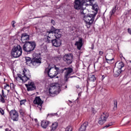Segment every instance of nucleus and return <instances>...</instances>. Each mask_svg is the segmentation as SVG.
<instances>
[{
  "label": "nucleus",
  "mask_w": 131,
  "mask_h": 131,
  "mask_svg": "<svg viewBox=\"0 0 131 131\" xmlns=\"http://www.w3.org/2000/svg\"><path fill=\"white\" fill-rule=\"evenodd\" d=\"M58 71L59 68L56 67L55 66H52L50 65L45 69V73H48V76L50 78H54L55 76H57Z\"/></svg>",
  "instance_id": "1"
},
{
  "label": "nucleus",
  "mask_w": 131,
  "mask_h": 131,
  "mask_svg": "<svg viewBox=\"0 0 131 131\" xmlns=\"http://www.w3.org/2000/svg\"><path fill=\"white\" fill-rule=\"evenodd\" d=\"M17 76L18 77L16 78V80H19V79H20L23 81V82H26L27 80H29L30 79L31 75L30 74L29 70L24 69L23 71V73L18 74Z\"/></svg>",
  "instance_id": "2"
},
{
  "label": "nucleus",
  "mask_w": 131,
  "mask_h": 131,
  "mask_svg": "<svg viewBox=\"0 0 131 131\" xmlns=\"http://www.w3.org/2000/svg\"><path fill=\"white\" fill-rule=\"evenodd\" d=\"M61 84L58 83L50 84V87L49 89L50 96L54 97L55 95H58L61 91Z\"/></svg>",
  "instance_id": "3"
},
{
  "label": "nucleus",
  "mask_w": 131,
  "mask_h": 131,
  "mask_svg": "<svg viewBox=\"0 0 131 131\" xmlns=\"http://www.w3.org/2000/svg\"><path fill=\"white\" fill-rule=\"evenodd\" d=\"M96 15H97V13L93 14L89 13L86 16L83 15V18L82 19L84 20V22H85L87 28H90L92 24L94 23Z\"/></svg>",
  "instance_id": "4"
},
{
  "label": "nucleus",
  "mask_w": 131,
  "mask_h": 131,
  "mask_svg": "<svg viewBox=\"0 0 131 131\" xmlns=\"http://www.w3.org/2000/svg\"><path fill=\"white\" fill-rule=\"evenodd\" d=\"M11 55L14 58H18L22 55V47L20 45L14 46L11 50Z\"/></svg>",
  "instance_id": "5"
},
{
  "label": "nucleus",
  "mask_w": 131,
  "mask_h": 131,
  "mask_svg": "<svg viewBox=\"0 0 131 131\" xmlns=\"http://www.w3.org/2000/svg\"><path fill=\"white\" fill-rule=\"evenodd\" d=\"M36 44L34 42H28L24 44L23 50L25 52H31L35 49Z\"/></svg>",
  "instance_id": "6"
},
{
  "label": "nucleus",
  "mask_w": 131,
  "mask_h": 131,
  "mask_svg": "<svg viewBox=\"0 0 131 131\" xmlns=\"http://www.w3.org/2000/svg\"><path fill=\"white\" fill-rule=\"evenodd\" d=\"M10 116L13 121H18L19 120V114L15 110H12L9 112Z\"/></svg>",
  "instance_id": "7"
},
{
  "label": "nucleus",
  "mask_w": 131,
  "mask_h": 131,
  "mask_svg": "<svg viewBox=\"0 0 131 131\" xmlns=\"http://www.w3.org/2000/svg\"><path fill=\"white\" fill-rule=\"evenodd\" d=\"M82 5L86 6V3L85 0H75V3L74 5V8L76 10H80L82 7Z\"/></svg>",
  "instance_id": "8"
},
{
  "label": "nucleus",
  "mask_w": 131,
  "mask_h": 131,
  "mask_svg": "<svg viewBox=\"0 0 131 131\" xmlns=\"http://www.w3.org/2000/svg\"><path fill=\"white\" fill-rule=\"evenodd\" d=\"M109 117V114L107 113H103L100 116V117L99 118L98 120V123L99 124H100V125H102L103 123L105 122V121H107V118Z\"/></svg>",
  "instance_id": "9"
},
{
  "label": "nucleus",
  "mask_w": 131,
  "mask_h": 131,
  "mask_svg": "<svg viewBox=\"0 0 131 131\" xmlns=\"http://www.w3.org/2000/svg\"><path fill=\"white\" fill-rule=\"evenodd\" d=\"M85 3H86V6H92L93 10L98 12V4H96L95 0H85Z\"/></svg>",
  "instance_id": "10"
},
{
  "label": "nucleus",
  "mask_w": 131,
  "mask_h": 131,
  "mask_svg": "<svg viewBox=\"0 0 131 131\" xmlns=\"http://www.w3.org/2000/svg\"><path fill=\"white\" fill-rule=\"evenodd\" d=\"M34 104L35 105H37V107L39 108V110H41V108H42V105L43 104V101L41 100L40 97L37 96L35 98L33 101Z\"/></svg>",
  "instance_id": "11"
},
{
  "label": "nucleus",
  "mask_w": 131,
  "mask_h": 131,
  "mask_svg": "<svg viewBox=\"0 0 131 131\" xmlns=\"http://www.w3.org/2000/svg\"><path fill=\"white\" fill-rule=\"evenodd\" d=\"M62 72H64V78L66 79V81L68 80V78H69V76H70V74L73 71V70L71 68H64V69L61 70Z\"/></svg>",
  "instance_id": "12"
},
{
  "label": "nucleus",
  "mask_w": 131,
  "mask_h": 131,
  "mask_svg": "<svg viewBox=\"0 0 131 131\" xmlns=\"http://www.w3.org/2000/svg\"><path fill=\"white\" fill-rule=\"evenodd\" d=\"M63 61L66 62L67 64H70L73 61V55L72 54H66L63 56Z\"/></svg>",
  "instance_id": "13"
},
{
  "label": "nucleus",
  "mask_w": 131,
  "mask_h": 131,
  "mask_svg": "<svg viewBox=\"0 0 131 131\" xmlns=\"http://www.w3.org/2000/svg\"><path fill=\"white\" fill-rule=\"evenodd\" d=\"M25 85L28 92L35 90V85H34V83L32 81H29L28 84H25Z\"/></svg>",
  "instance_id": "14"
},
{
  "label": "nucleus",
  "mask_w": 131,
  "mask_h": 131,
  "mask_svg": "<svg viewBox=\"0 0 131 131\" xmlns=\"http://www.w3.org/2000/svg\"><path fill=\"white\" fill-rule=\"evenodd\" d=\"M41 63V59L40 57H35L34 59L32 60V64L33 66L35 67H37V66H39Z\"/></svg>",
  "instance_id": "15"
},
{
  "label": "nucleus",
  "mask_w": 131,
  "mask_h": 131,
  "mask_svg": "<svg viewBox=\"0 0 131 131\" xmlns=\"http://www.w3.org/2000/svg\"><path fill=\"white\" fill-rule=\"evenodd\" d=\"M52 43L54 46V47L58 48V47H60V46L62 45V41H61V39L59 38L54 39L52 40Z\"/></svg>",
  "instance_id": "16"
},
{
  "label": "nucleus",
  "mask_w": 131,
  "mask_h": 131,
  "mask_svg": "<svg viewBox=\"0 0 131 131\" xmlns=\"http://www.w3.org/2000/svg\"><path fill=\"white\" fill-rule=\"evenodd\" d=\"M21 40L23 43H26V42H28V40H29V35H27V34H22Z\"/></svg>",
  "instance_id": "17"
},
{
  "label": "nucleus",
  "mask_w": 131,
  "mask_h": 131,
  "mask_svg": "<svg viewBox=\"0 0 131 131\" xmlns=\"http://www.w3.org/2000/svg\"><path fill=\"white\" fill-rule=\"evenodd\" d=\"M112 56H113L112 54H107L105 56V60L107 63H108V64H112V61L114 60V58L113 57L109 58V57H112Z\"/></svg>",
  "instance_id": "18"
},
{
  "label": "nucleus",
  "mask_w": 131,
  "mask_h": 131,
  "mask_svg": "<svg viewBox=\"0 0 131 131\" xmlns=\"http://www.w3.org/2000/svg\"><path fill=\"white\" fill-rule=\"evenodd\" d=\"M49 124H50V121L47 120H42L41 122V126L42 128L46 129L49 126Z\"/></svg>",
  "instance_id": "19"
},
{
  "label": "nucleus",
  "mask_w": 131,
  "mask_h": 131,
  "mask_svg": "<svg viewBox=\"0 0 131 131\" xmlns=\"http://www.w3.org/2000/svg\"><path fill=\"white\" fill-rule=\"evenodd\" d=\"M122 72V71L120 69H116L114 71V76L115 77H118L120 74Z\"/></svg>",
  "instance_id": "20"
},
{
  "label": "nucleus",
  "mask_w": 131,
  "mask_h": 131,
  "mask_svg": "<svg viewBox=\"0 0 131 131\" xmlns=\"http://www.w3.org/2000/svg\"><path fill=\"white\" fill-rule=\"evenodd\" d=\"M116 66L117 68V69H120V70H121L123 67H124V63H123L122 61L117 62L116 63Z\"/></svg>",
  "instance_id": "21"
},
{
  "label": "nucleus",
  "mask_w": 131,
  "mask_h": 131,
  "mask_svg": "<svg viewBox=\"0 0 131 131\" xmlns=\"http://www.w3.org/2000/svg\"><path fill=\"white\" fill-rule=\"evenodd\" d=\"M75 46H77L78 50H80L82 47V40L80 39L79 41H76Z\"/></svg>",
  "instance_id": "22"
},
{
  "label": "nucleus",
  "mask_w": 131,
  "mask_h": 131,
  "mask_svg": "<svg viewBox=\"0 0 131 131\" xmlns=\"http://www.w3.org/2000/svg\"><path fill=\"white\" fill-rule=\"evenodd\" d=\"M88 122L84 123L82 125H81L79 131H85L86 127H88Z\"/></svg>",
  "instance_id": "23"
},
{
  "label": "nucleus",
  "mask_w": 131,
  "mask_h": 131,
  "mask_svg": "<svg viewBox=\"0 0 131 131\" xmlns=\"http://www.w3.org/2000/svg\"><path fill=\"white\" fill-rule=\"evenodd\" d=\"M51 127V129H50V131H55V129H57L58 128V122H55L53 123Z\"/></svg>",
  "instance_id": "24"
},
{
  "label": "nucleus",
  "mask_w": 131,
  "mask_h": 131,
  "mask_svg": "<svg viewBox=\"0 0 131 131\" xmlns=\"http://www.w3.org/2000/svg\"><path fill=\"white\" fill-rule=\"evenodd\" d=\"M25 59L27 65H30L31 63L32 64V60L30 57H26Z\"/></svg>",
  "instance_id": "25"
},
{
  "label": "nucleus",
  "mask_w": 131,
  "mask_h": 131,
  "mask_svg": "<svg viewBox=\"0 0 131 131\" xmlns=\"http://www.w3.org/2000/svg\"><path fill=\"white\" fill-rule=\"evenodd\" d=\"M86 13H88V10L87 9H83L81 10V17L83 18V16H87L88 14H86Z\"/></svg>",
  "instance_id": "26"
},
{
  "label": "nucleus",
  "mask_w": 131,
  "mask_h": 131,
  "mask_svg": "<svg viewBox=\"0 0 131 131\" xmlns=\"http://www.w3.org/2000/svg\"><path fill=\"white\" fill-rule=\"evenodd\" d=\"M89 79L90 81H93L94 82V81H95V80H96V78L95 76V75H90L89 76Z\"/></svg>",
  "instance_id": "27"
},
{
  "label": "nucleus",
  "mask_w": 131,
  "mask_h": 131,
  "mask_svg": "<svg viewBox=\"0 0 131 131\" xmlns=\"http://www.w3.org/2000/svg\"><path fill=\"white\" fill-rule=\"evenodd\" d=\"M117 10H118V7H117V6H116L113 8V10H112V12L111 13V17L113 15H114L115 13L116 12V11H117Z\"/></svg>",
  "instance_id": "28"
},
{
  "label": "nucleus",
  "mask_w": 131,
  "mask_h": 131,
  "mask_svg": "<svg viewBox=\"0 0 131 131\" xmlns=\"http://www.w3.org/2000/svg\"><path fill=\"white\" fill-rule=\"evenodd\" d=\"M55 30H56V28H55L54 27H52L51 28L50 31H48V32L49 37H50V35L49 34H51V33H54Z\"/></svg>",
  "instance_id": "29"
},
{
  "label": "nucleus",
  "mask_w": 131,
  "mask_h": 131,
  "mask_svg": "<svg viewBox=\"0 0 131 131\" xmlns=\"http://www.w3.org/2000/svg\"><path fill=\"white\" fill-rule=\"evenodd\" d=\"M4 89L7 91L8 93H9L10 90H11V86H10V85L7 84L4 86Z\"/></svg>",
  "instance_id": "30"
},
{
  "label": "nucleus",
  "mask_w": 131,
  "mask_h": 131,
  "mask_svg": "<svg viewBox=\"0 0 131 131\" xmlns=\"http://www.w3.org/2000/svg\"><path fill=\"white\" fill-rule=\"evenodd\" d=\"M54 35H55V37L56 38V39L60 38V37H61V36L60 32L57 33V34H55Z\"/></svg>",
  "instance_id": "31"
},
{
  "label": "nucleus",
  "mask_w": 131,
  "mask_h": 131,
  "mask_svg": "<svg viewBox=\"0 0 131 131\" xmlns=\"http://www.w3.org/2000/svg\"><path fill=\"white\" fill-rule=\"evenodd\" d=\"M25 103H26V100L24 99V100H21L20 101V105H24L25 104Z\"/></svg>",
  "instance_id": "32"
},
{
  "label": "nucleus",
  "mask_w": 131,
  "mask_h": 131,
  "mask_svg": "<svg viewBox=\"0 0 131 131\" xmlns=\"http://www.w3.org/2000/svg\"><path fill=\"white\" fill-rule=\"evenodd\" d=\"M66 131H72V127H71V126H68L66 128Z\"/></svg>",
  "instance_id": "33"
},
{
  "label": "nucleus",
  "mask_w": 131,
  "mask_h": 131,
  "mask_svg": "<svg viewBox=\"0 0 131 131\" xmlns=\"http://www.w3.org/2000/svg\"><path fill=\"white\" fill-rule=\"evenodd\" d=\"M19 113L21 115H22V116H24V114L25 113V111L23 110H20L19 111Z\"/></svg>",
  "instance_id": "34"
},
{
  "label": "nucleus",
  "mask_w": 131,
  "mask_h": 131,
  "mask_svg": "<svg viewBox=\"0 0 131 131\" xmlns=\"http://www.w3.org/2000/svg\"><path fill=\"white\" fill-rule=\"evenodd\" d=\"M114 109H115V110H116L117 109V101L114 102Z\"/></svg>",
  "instance_id": "35"
},
{
  "label": "nucleus",
  "mask_w": 131,
  "mask_h": 131,
  "mask_svg": "<svg viewBox=\"0 0 131 131\" xmlns=\"http://www.w3.org/2000/svg\"><path fill=\"white\" fill-rule=\"evenodd\" d=\"M49 31L47 32V35H48V37H49V38H51V36H52V35H53V33H51V34H49Z\"/></svg>",
  "instance_id": "36"
},
{
  "label": "nucleus",
  "mask_w": 131,
  "mask_h": 131,
  "mask_svg": "<svg viewBox=\"0 0 131 131\" xmlns=\"http://www.w3.org/2000/svg\"><path fill=\"white\" fill-rule=\"evenodd\" d=\"M60 33V30L59 29H56L54 31V32H53V33H54L55 34H57V33Z\"/></svg>",
  "instance_id": "37"
},
{
  "label": "nucleus",
  "mask_w": 131,
  "mask_h": 131,
  "mask_svg": "<svg viewBox=\"0 0 131 131\" xmlns=\"http://www.w3.org/2000/svg\"><path fill=\"white\" fill-rule=\"evenodd\" d=\"M1 101L2 103H5V99L2 95H1Z\"/></svg>",
  "instance_id": "38"
},
{
  "label": "nucleus",
  "mask_w": 131,
  "mask_h": 131,
  "mask_svg": "<svg viewBox=\"0 0 131 131\" xmlns=\"http://www.w3.org/2000/svg\"><path fill=\"white\" fill-rule=\"evenodd\" d=\"M0 113L2 115H4V114H5V111H4V110L2 109H0Z\"/></svg>",
  "instance_id": "39"
},
{
  "label": "nucleus",
  "mask_w": 131,
  "mask_h": 131,
  "mask_svg": "<svg viewBox=\"0 0 131 131\" xmlns=\"http://www.w3.org/2000/svg\"><path fill=\"white\" fill-rule=\"evenodd\" d=\"M76 88L78 89V90H79V93H80L81 92V89H80V88L79 87V85H77Z\"/></svg>",
  "instance_id": "40"
},
{
  "label": "nucleus",
  "mask_w": 131,
  "mask_h": 131,
  "mask_svg": "<svg viewBox=\"0 0 131 131\" xmlns=\"http://www.w3.org/2000/svg\"><path fill=\"white\" fill-rule=\"evenodd\" d=\"M2 94L3 98H7V96H6V95H5V93H4V90H2Z\"/></svg>",
  "instance_id": "41"
},
{
  "label": "nucleus",
  "mask_w": 131,
  "mask_h": 131,
  "mask_svg": "<svg viewBox=\"0 0 131 131\" xmlns=\"http://www.w3.org/2000/svg\"><path fill=\"white\" fill-rule=\"evenodd\" d=\"M15 23H16L15 20L12 21V27H15Z\"/></svg>",
  "instance_id": "42"
},
{
  "label": "nucleus",
  "mask_w": 131,
  "mask_h": 131,
  "mask_svg": "<svg viewBox=\"0 0 131 131\" xmlns=\"http://www.w3.org/2000/svg\"><path fill=\"white\" fill-rule=\"evenodd\" d=\"M111 125H112V123H111L108 124V125H106L105 126V127H109V126H111Z\"/></svg>",
  "instance_id": "43"
},
{
  "label": "nucleus",
  "mask_w": 131,
  "mask_h": 131,
  "mask_svg": "<svg viewBox=\"0 0 131 131\" xmlns=\"http://www.w3.org/2000/svg\"><path fill=\"white\" fill-rule=\"evenodd\" d=\"M103 54H104V52L101 51L99 52V54L101 56H102Z\"/></svg>",
  "instance_id": "44"
},
{
  "label": "nucleus",
  "mask_w": 131,
  "mask_h": 131,
  "mask_svg": "<svg viewBox=\"0 0 131 131\" xmlns=\"http://www.w3.org/2000/svg\"><path fill=\"white\" fill-rule=\"evenodd\" d=\"M128 32L129 34H131V29H128Z\"/></svg>",
  "instance_id": "45"
},
{
  "label": "nucleus",
  "mask_w": 131,
  "mask_h": 131,
  "mask_svg": "<svg viewBox=\"0 0 131 131\" xmlns=\"http://www.w3.org/2000/svg\"><path fill=\"white\" fill-rule=\"evenodd\" d=\"M51 23H55V21L54 20H51Z\"/></svg>",
  "instance_id": "46"
},
{
  "label": "nucleus",
  "mask_w": 131,
  "mask_h": 131,
  "mask_svg": "<svg viewBox=\"0 0 131 131\" xmlns=\"http://www.w3.org/2000/svg\"><path fill=\"white\" fill-rule=\"evenodd\" d=\"M5 130H6V131H8V130H9V129H8V128H6V129H5Z\"/></svg>",
  "instance_id": "47"
},
{
  "label": "nucleus",
  "mask_w": 131,
  "mask_h": 131,
  "mask_svg": "<svg viewBox=\"0 0 131 131\" xmlns=\"http://www.w3.org/2000/svg\"><path fill=\"white\" fill-rule=\"evenodd\" d=\"M35 121L36 122L37 121V119H35Z\"/></svg>",
  "instance_id": "48"
},
{
  "label": "nucleus",
  "mask_w": 131,
  "mask_h": 131,
  "mask_svg": "<svg viewBox=\"0 0 131 131\" xmlns=\"http://www.w3.org/2000/svg\"><path fill=\"white\" fill-rule=\"evenodd\" d=\"M129 63H131V60H129Z\"/></svg>",
  "instance_id": "49"
},
{
  "label": "nucleus",
  "mask_w": 131,
  "mask_h": 131,
  "mask_svg": "<svg viewBox=\"0 0 131 131\" xmlns=\"http://www.w3.org/2000/svg\"><path fill=\"white\" fill-rule=\"evenodd\" d=\"M112 56H109V58H111Z\"/></svg>",
  "instance_id": "50"
},
{
  "label": "nucleus",
  "mask_w": 131,
  "mask_h": 131,
  "mask_svg": "<svg viewBox=\"0 0 131 131\" xmlns=\"http://www.w3.org/2000/svg\"><path fill=\"white\" fill-rule=\"evenodd\" d=\"M57 1V2H59V0H56Z\"/></svg>",
  "instance_id": "51"
}]
</instances>
